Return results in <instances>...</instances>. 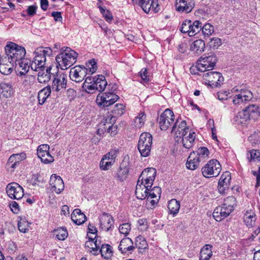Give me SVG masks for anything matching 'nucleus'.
Wrapping results in <instances>:
<instances>
[{
	"label": "nucleus",
	"mask_w": 260,
	"mask_h": 260,
	"mask_svg": "<svg viewBox=\"0 0 260 260\" xmlns=\"http://www.w3.org/2000/svg\"><path fill=\"white\" fill-rule=\"evenodd\" d=\"M78 54L68 47L61 48L60 53L56 57V61L61 70H67L76 62Z\"/></svg>",
	"instance_id": "1"
},
{
	"label": "nucleus",
	"mask_w": 260,
	"mask_h": 260,
	"mask_svg": "<svg viewBox=\"0 0 260 260\" xmlns=\"http://www.w3.org/2000/svg\"><path fill=\"white\" fill-rule=\"evenodd\" d=\"M5 50L8 61L14 64L23 59L26 54V50L23 47L13 42L7 45Z\"/></svg>",
	"instance_id": "2"
},
{
	"label": "nucleus",
	"mask_w": 260,
	"mask_h": 260,
	"mask_svg": "<svg viewBox=\"0 0 260 260\" xmlns=\"http://www.w3.org/2000/svg\"><path fill=\"white\" fill-rule=\"evenodd\" d=\"M217 58L213 52H210L207 55L201 57L197 61V65L190 69L191 72L195 69L198 71L205 72L212 70L216 63Z\"/></svg>",
	"instance_id": "3"
},
{
	"label": "nucleus",
	"mask_w": 260,
	"mask_h": 260,
	"mask_svg": "<svg viewBox=\"0 0 260 260\" xmlns=\"http://www.w3.org/2000/svg\"><path fill=\"white\" fill-rule=\"evenodd\" d=\"M152 144V136L148 133H142L139 138L138 149L143 157L149 155Z\"/></svg>",
	"instance_id": "4"
},
{
	"label": "nucleus",
	"mask_w": 260,
	"mask_h": 260,
	"mask_svg": "<svg viewBox=\"0 0 260 260\" xmlns=\"http://www.w3.org/2000/svg\"><path fill=\"white\" fill-rule=\"evenodd\" d=\"M231 91L235 93L233 98V103L235 105L249 102L253 98V94L250 90L242 88L241 86H235Z\"/></svg>",
	"instance_id": "5"
},
{
	"label": "nucleus",
	"mask_w": 260,
	"mask_h": 260,
	"mask_svg": "<svg viewBox=\"0 0 260 260\" xmlns=\"http://www.w3.org/2000/svg\"><path fill=\"white\" fill-rule=\"evenodd\" d=\"M221 170V167L219 161L216 159L210 160L205 166L202 168L203 175L206 178H211L218 176Z\"/></svg>",
	"instance_id": "6"
},
{
	"label": "nucleus",
	"mask_w": 260,
	"mask_h": 260,
	"mask_svg": "<svg viewBox=\"0 0 260 260\" xmlns=\"http://www.w3.org/2000/svg\"><path fill=\"white\" fill-rule=\"evenodd\" d=\"M202 23L196 20L193 22L190 20H184L180 28V31L182 33H187L190 37L195 36L201 30Z\"/></svg>",
	"instance_id": "7"
},
{
	"label": "nucleus",
	"mask_w": 260,
	"mask_h": 260,
	"mask_svg": "<svg viewBox=\"0 0 260 260\" xmlns=\"http://www.w3.org/2000/svg\"><path fill=\"white\" fill-rule=\"evenodd\" d=\"M175 123V116L173 112L167 109L162 113L158 118V124L160 128L166 131L170 128Z\"/></svg>",
	"instance_id": "8"
},
{
	"label": "nucleus",
	"mask_w": 260,
	"mask_h": 260,
	"mask_svg": "<svg viewBox=\"0 0 260 260\" xmlns=\"http://www.w3.org/2000/svg\"><path fill=\"white\" fill-rule=\"evenodd\" d=\"M202 76L205 83L213 88L220 85L224 80L222 75L217 72H204Z\"/></svg>",
	"instance_id": "9"
},
{
	"label": "nucleus",
	"mask_w": 260,
	"mask_h": 260,
	"mask_svg": "<svg viewBox=\"0 0 260 260\" xmlns=\"http://www.w3.org/2000/svg\"><path fill=\"white\" fill-rule=\"evenodd\" d=\"M119 96L113 91L105 92L97 95L96 102L100 106L106 107L114 104Z\"/></svg>",
	"instance_id": "10"
},
{
	"label": "nucleus",
	"mask_w": 260,
	"mask_h": 260,
	"mask_svg": "<svg viewBox=\"0 0 260 260\" xmlns=\"http://www.w3.org/2000/svg\"><path fill=\"white\" fill-rule=\"evenodd\" d=\"M35 61L40 63L41 67H45L47 57H50L52 53V49L49 47H40L35 51Z\"/></svg>",
	"instance_id": "11"
},
{
	"label": "nucleus",
	"mask_w": 260,
	"mask_h": 260,
	"mask_svg": "<svg viewBox=\"0 0 260 260\" xmlns=\"http://www.w3.org/2000/svg\"><path fill=\"white\" fill-rule=\"evenodd\" d=\"M87 74V69L82 66H77L72 68L70 72V79L75 82L82 81Z\"/></svg>",
	"instance_id": "12"
},
{
	"label": "nucleus",
	"mask_w": 260,
	"mask_h": 260,
	"mask_svg": "<svg viewBox=\"0 0 260 260\" xmlns=\"http://www.w3.org/2000/svg\"><path fill=\"white\" fill-rule=\"evenodd\" d=\"M114 121H115V118L108 116L99 124L96 131L97 134L102 136L105 132L110 133L112 129H114V131L117 129L116 125L112 124Z\"/></svg>",
	"instance_id": "13"
},
{
	"label": "nucleus",
	"mask_w": 260,
	"mask_h": 260,
	"mask_svg": "<svg viewBox=\"0 0 260 260\" xmlns=\"http://www.w3.org/2000/svg\"><path fill=\"white\" fill-rule=\"evenodd\" d=\"M189 131L190 130L187 126L185 120L177 119L172 127V133H174V135L177 138H181V136L187 134Z\"/></svg>",
	"instance_id": "14"
},
{
	"label": "nucleus",
	"mask_w": 260,
	"mask_h": 260,
	"mask_svg": "<svg viewBox=\"0 0 260 260\" xmlns=\"http://www.w3.org/2000/svg\"><path fill=\"white\" fill-rule=\"evenodd\" d=\"M6 191L8 196L13 199L19 200L24 195L22 187L16 183H11L7 185Z\"/></svg>",
	"instance_id": "15"
},
{
	"label": "nucleus",
	"mask_w": 260,
	"mask_h": 260,
	"mask_svg": "<svg viewBox=\"0 0 260 260\" xmlns=\"http://www.w3.org/2000/svg\"><path fill=\"white\" fill-rule=\"evenodd\" d=\"M66 86L67 76L65 74L57 73L54 76L51 86L53 91H61L66 88Z\"/></svg>",
	"instance_id": "16"
},
{
	"label": "nucleus",
	"mask_w": 260,
	"mask_h": 260,
	"mask_svg": "<svg viewBox=\"0 0 260 260\" xmlns=\"http://www.w3.org/2000/svg\"><path fill=\"white\" fill-rule=\"evenodd\" d=\"M49 146L47 144L40 145L37 149V155L41 161L48 164L54 161L53 157L49 152Z\"/></svg>",
	"instance_id": "17"
},
{
	"label": "nucleus",
	"mask_w": 260,
	"mask_h": 260,
	"mask_svg": "<svg viewBox=\"0 0 260 260\" xmlns=\"http://www.w3.org/2000/svg\"><path fill=\"white\" fill-rule=\"evenodd\" d=\"M156 170L153 168H149L144 169L140 175L138 180L144 181L147 186H152L155 178Z\"/></svg>",
	"instance_id": "18"
},
{
	"label": "nucleus",
	"mask_w": 260,
	"mask_h": 260,
	"mask_svg": "<svg viewBox=\"0 0 260 260\" xmlns=\"http://www.w3.org/2000/svg\"><path fill=\"white\" fill-rule=\"evenodd\" d=\"M15 93L14 84L11 81H3L0 83V96L8 99Z\"/></svg>",
	"instance_id": "19"
},
{
	"label": "nucleus",
	"mask_w": 260,
	"mask_h": 260,
	"mask_svg": "<svg viewBox=\"0 0 260 260\" xmlns=\"http://www.w3.org/2000/svg\"><path fill=\"white\" fill-rule=\"evenodd\" d=\"M161 192V188L159 186H154L152 188L149 187L148 196L146 197L147 204L149 202L152 207L157 204L160 199Z\"/></svg>",
	"instance_id": "20"
},
{
	"label": "nucleus",
	"mask_w": 260,
	"mask_h": 260,
	"mask_svg": "<svg viewBox=\"0 0 260 260\" xmlns=\"http://www.w3.org/2000/svg\"><path fill=\"white\" fill-rule=\"evenodd\" d=\"M139 5L146 13L151 11L157 13L160 10L157 0H140Z\"/></svg>",
	"instance_id": "21"
},
{
	"label": "nucleus",
	"mask_w": 260,
	"mask_h": 260,
	"mask_svg": "<svg viewBox=\"0 0 260 260\" xmlns=\"http://www.w3.org/2000/svg\"><path fill=\"white\" fill-rule=\"evenodd\" d=\"M49 183L51 189L58 194L64 189V185L62 179L56 174L51 176Z\"/></svg>",
	"instance_id": "22"
},
{
	"label": "nucleus",
	"mask_w": 260,
	"mask_h": 260,
	"mask_svg": "<svg viewBox=\"0 0 260 260\" xmlns=\"http://www.w3.org/2000/svg\"><path fill=\"white\" fill-rule=\"evenodd\" d=\"M135 248L133 241L129 238L122 239L118 246L119 250L122 253L127 255L132 253Z\"/></svg>",
	"instance_id": "23"
},
{
	"label": "nucleus",
	"mask_w": 260,
	"mask_h": 260,
	"mask_svg": "<svg viewBox=\"0 0 260 260\" xmlns=\"http://www.w3.org/2000/svg\"><path fill=\"white\" fill-rule=\"evenodd\" d=\"M25 154H13L10 156L6 164L8 170L12 172L18 167L20 162L25 158Z\"/></svg>",
	"instance_id": "24"
},
{
	"label": "nucleus",
	"mask_w": 260,
	"mask_h": 260,
	"mask_svg": "<svg viewBox=\"0 0 260 260\" xmlns=\"http://www.w3.org/2000/svg\"><path fill=\"white\" fill-rule=\"evenodd\" d=\"M194 6V3L189 0H176L175 7L177 11L181 13L190 12Z\"/></svg>",
	"instance_id": "25"
},
{
	"label": "nucleus",
	"mask_w": 260,
	"mask_h": 260,
	"mask_svg": "<svg viewBox=\"0 0 260 260\" xmlns=\"http://www.w3.org/2000/svg\"><path fill=\"white\" fill-rule=\"evenodd\" d=\"M231 179V174L228 171L225 172L221 176L218 185V189L220 193H224L228 189Z\"/></svg>",
	"instance_id": "26"
},
{
	"label": "nucleus",
	"mask_w": 260,
	"mask_h": 260,
	"mask_svg": "<svg viewBox=\"0 0 260 260\" xmlns=\"http://www.w3.org/2000/svg\"><path fill=\"white\" fill-rule=\"evenodd\" d=\"M147 185L148 184H146L144 181L138 180L135 191L136 195L138 199L140 200L146 199L148 196L149 187L151 188L152 187L147 186Z\"/></svg>",
	"instance_id": "27"
},
{
	"label": "nucleus",
	"mask_w": 260,
	"mask_h": 260,
	"mask_svg": "<svg viewBox=\"0 0 260 260\" xmlns=\"http://www.w3.org/2000/svg\"><path fill=\"white\" fill-rule=\"evenodd\" d=\"M228 208L222 205L217 207L214 210L213 216L217 221H220L227 217L231 213Z\"/></svg>",
	"instance_id": "28"
},
{
	"label": "nucleus",
	"mask_w": 260,
	"mask_h": 260,
	"mask_svg": "<svg viewBox=\"0 0 260 260\" xmlns=\"http://www.w3.org/2000/svg\"><path fill=\"white\" fill-rule=\"evenodd\" d=\"M100 225L101 228L107 232L112 227H113L114 219L110 215L104 213L100 217Z\"/></svg>",
	"instance_id": "29"
},
{
	"label": "nucleus",
	"mask_w": 260,
	"mask_h": 260,
	"mask_svg": "<svg viewBox=\"0 0 260 260\" xmlns=\"http://www.w3.org/2000/svg\"><path fill=\"white\" fill-rule=\"evenodd\" d=\"M91 77V81L95 87H97L98 91H103L107 85V82L105 77L102 75H97L94 77Z\"/></svg>",
	"instance_id": "30"
},
{
	"label": "nucleus",
	"mask_w": 260,
	"mask_h": 260,
	"mask_svg": "<svg viewBox=\"0 0 260 260\" xmlns=\"http://www.w3.org/2000/svg\"><path fill=\"white\" fill-rule=\"evenodd\" d=\"M196 133L191 131H189L187 134L181 136L183 147L186 150L192 148L194 143Z\"/></svg>",
	"instance_id": "31"
},
{
	"label": "nucleus",
	"mask_w": 260,
	"mask_h": 260,
	"mask_svg": "<svg viewBox=\"0 0 260 260\" xmlns=\"http://www.w3.org/2000/svg\"><path fill=\"white\" fill-rule=\"evenodd\" d=\"M88 241H86L85 244V247H88L90 252L93 255H98L99 254V249H100V246L97 243V239L94 241L96 236L88 235Z\"/></svg>",
	"instance_id": "32"
},
{
	"label": "nucleus",
	"mask_w": 260,
	"mask_h": 260,
	"mask_svg": "<svg viewBox=\"0 0 260 260\" xmlns=\"http://www.w3.org/2000/svg\"><path fill=\"white\" fill-rule=\"evenodd\" d=\"M250 120L249 117L246 114L244 110L238 112L232 119L233 122L237 125L247 124Z\"/></svg>",
	"instance_id": "33"
},
{
	"label": "nucleus",
	"mask_w": 260,
	"mask_h": 260,
	"mask_svg": "<svg viewBox=\"0 0 260 260\" xmlns=\"http://www.w3.org/2000/svg\"><path fill=\"white\" fill-rule=\"evenodd\" d=\"M202 161L199 158L197 157L194 152H191L187 158L186 164L187 169L191 170H195L199 166L200 162Z\"/></svg>",
	"instance_id": "34"
},
{
	"label": "nucleus",
	"mask_w": 260,
	"mask_h": 260,
	"mask_svg": "<svg viewBox=\"0 0 260 260\" xmlns=\"http://www.w3.org/2000/svg\"><path fill=\"white\" fill-rule=\"evenodd\" d=\"M244 111L249 117L250 120H256L260 116L259 108L256 105H250L244 109Z\"/></svg>",
	"instance_id": "35"
},
{
	"label": "nucleus",
	"mask_w": 260,
	"mask_h": 260,
	"mask_svg": "<svg viewBox=\"0 0 260 260\" xmlns=\"http://www.w3.org/2000/svg\"><path fill=\"white\" fill-rule=\"evenodd\" d=\"M72 221L77 225H81L86 220V216L79 209H75L71 214Z\"/></svg>",
	"instance_id": "36"
},
{
	"label": "nucleus",
	"mask_w": 260,
	"mask_h": 260,
	"mask_svg": "<svg viewBox=\"0 0 260 260\" xmlns=\"http://www.w3.org/2000/svg\"><path fill=\"white\" fill-rule=\"evenodd\" d=\"M14 66V63L9 62L7 58L5 57L0 61V72L4 75H9L12 73Z\"/></svg>",
	"instance_id": "37"
},
{
	"label": "nucleus",
	"mask_w": 260,
	"mask_h": 260,
	"mask_svg": "<svg viewBox=\"0 0 260 260\" xmlns=\"http://www.w3.org/2000/svg\"><path fill=\"white\" fill-rule=\"evenodd\" d=\"M51 92V87L47 86L38 92V99L39 104L41 105H43L47 98L50 96Z\"/></svg>",
	"instance_id": "38"
},
{
	"label": "nucleus",
	"mask_w": 260,
	"mask_h": 260,
	"mask_svg": "<svg viewBox=\"0 0 260 260\" xmlns=\"http://www.w3.org/2000/svg\"><path fill=\"white\" fill-rule=\"evenodd\" d=\"M212 246L206 244L201 249L200 254V260H209L212 256Z\"/></svg>",
	"instance_id": "39"
},
{
	"label": "nucleus",
	"mask_w": 260,
	"mask_h": 260,
	"mask_svg": "<svg viewBox=\"0 0 260 260\" xmlns=\"http://www.w3.org/2000/svg\"><path fill=\"white\" fill-rule=\"evenodd\" d=\"M99 252L106 259H110L113 255L112 247L109 244H103L99 249Z\"/></svg>",
	"instance_id": "40"
},
{
	"label": "nucleus",
	"mask_w": 260,
	"mask_h": 260,
	"mask_svg": "<svg viewBox=\"0 0 260 260\" xmlns=\"http://www.w3.org/2000/svg\"><path fill=\"white\" fill-rule=\"evenodd\" d=\"M15 67L18 70H20V74L21 75H25L30 68V64H28V61L24 57L16 63Z\"/></svg>",
	"instance_id": "41"
},
{
	"label": "nucleus",
	"mask_w": 260,
	"mask_h": 260,
	"mask_svg": "<svg viewBox=\"0 0 260 260\" xmlns=\"http://www.w3.org/2000/svg\"><path fill=\"white\" fill-rule=\"evenodd\" d=\"M244 221L247 226L252 227L256 221V215L252 211H246L243 217Z\"/></svg>",
	"instance_id": "42"
},
{
	"label": "nucleus",
	"mask_w": 260,
	"mask_h": 260,
	"mask_svg": "<svg viewBox=\"0 0 260 260\" xmlns=\"http://www.w3.org/2000/svg\"><path fill=\"white\" fill-rule=\"evenodd\" d=\"M82 89L86 92L92 94L98 91L97 87H95L91 81V77H87L82 85Z\"/></svg>",
	"instance_id": "43"
},
{
	"label": "nucleus",
	"mask_w": 260,
	"mask_h": 260,
	"mask_svg": "<svg viewBox=\"0 0 260 260\" xmlns=\"http://www.w3.org/2000/svg\"><path fill=\"white\" fill-rule=\"evenodd\" d=\"M50 69L47 68L46 71L41 70L38 74V80L40 83H46L51 79Z\"/></svg>",
	"instance_id": "44"
},
{
	"label": "nucleus",
	"mask_w": 260,
	"mask_h": 260,
	"mask_svg": "<svg viewBox=\"0 0 260 260\" xmlns=\"http://www.w3.org/2000/svg\"><path fill=\"white\" fill-rule=\"evenodd\" d=\"M205 47L204 42L201 39L194 41L190 46V50L196 53H200L204 51Z\"/></svg>",
	"instance_id": "45"
},
{
	"label": "nucleus",
	"mask_w": 260,
	"mask_h": 260,
	"mask_svg": "<svg viewBox=\"0 0 260 260\" xmlns=\"http://www.w3.org/2000/svg\"><path fill=\"white\" fill-rule=\"evenodd\" d=\"M168 207L170 214H173L174 216L176 215L179 211L180 207V202L176 199H172L169 202Z\"/></svg>",
	"instance_id": "46"
},
{
	"label": "nucleus",
	"mask_w": 260,
	"mask_h": 260,
	"mask_svg": "<svg viewBox=\"0 0 260 260\" xmlns=\"http://www.w3.org/2000/svg\"><path fill=\"white\" fill-rule=\"evenodd\" d=\"M129 172V169L127 167L120 166L119 170L116 174V178L121 182H123L126 180Z\"/></svg>",
	"instance_id": "47"
},
{
	"label": "nucleus",
	"mask_w": 260,
	"mask_h": 260,
	"mask_svg": "<svg viewBox=\"0 0 260 260\" xmlns=\"http://www.w3.org/2000/svg\"><path fill=\"white\" fill-rule=\"evenodd\" d=\"M136 246L139 249L140 252H142V250H144L148 247V244L145 239L141 236H138L136 238Z\"/></svg>",
	"instance_id": "48"
},
{
	"label": "nucleus",
	"mask_w": 260,
	"mask_h": 260,
	"mask_svg": "<svg viewBox=\"0 0 260 260\" xmlns=\"http://www.w3.org/2000/svg\"><path fill=\"white\" fill-rule=\"evenodd\" d=\"M146 121V115L144 112H141L135 118L134 121V125L136 128L142 127Z\"/></svg>",
	"instance_id": "49"
},
{
	"label": "nucleus",
	"mask_w": 260,
	"mask_h": 260,
	"mask_svg": "<svg viewBox=\"0 0 260 260\" xmlns=\"http://www.w3.org/2000/svg\"><path fill=\"white\" fill-rule=\"evenodd\" d=\"M222 205L232 212L234 210V206L236 205V199L233 196H229L224 199Z\"/></svg>",
	"instance_id": "50"
},
{
	"label": "nucleus",
	"mask_w": 260,
	"mask_h": 260,
	"mask_svg": "<svg viewBox=\"0 0 260 260\" xmlns=\"http://www.w3.org/2000/svg\"><path fill=\"white\" fill-rule=\"evenodd\" d=\"M196 155L201 161H204L209 157V151L207 147H201L198 149Z\"/></svg>",
	"instance_id": "51"
},
{
	"label": "nucleus",
	"mask_w": 260,
	"mask_h": 260,
	"mask_svg": "<svg viewBox=\"0 0 260 260\" xmlns=\"http://www.w3.org/2000/svg\"><path fill=\"white\" fill-rule=\"evenodd\" d=\"M114 116L110 117L115 118L117 116H121L125 112V107L121 104H117L112 111Z\"/></svg>",
	"instance_id": "52"
},
{
	"label": "nucleus",
	"mask_w": 260,
	"mask_h": 260,
	"mask_svg": "<svg viewBox=\"0 0 260 260\" xmlns=\"http://www.w3.org/2000/svg\"><path fill=\"white\" fill-rule=\"evenodd\" d=\"M54 235L59 240H64L68 237L67 230L63 228H59L53 231Z\"/></svg>",
	"instance_id": "53"
},
{
	"label": "nucleus",
	"mask_w": 260,
	"mask_h": 260,
	"mask_svg": "<svg viewBox=\"0 0 260 260\" xmlns=\"http://www.w3.org/2000/svg\"><path fill=\"white\" fill-rule=\"evenodd\" d=\"M18 230L20 232L25 233L28 231L29 223L25 218H20L18 222Z\"/></svg>",
	"instance_id": "54"
},
{
	"label": "nucleus",
	"mask_w": 260,
	"mask_h": 260,
	"mask_svg": "<svg viewBox=\"0 0 260 260\" xmlns=\"http://www.w3.org/2000/svg\"><path fill=\"white\" fill-rule=\"evenodd\" d=\"M201 30L205 37H208L214 32V27L209 23H207L204 26L202 25Z\"/></svg>",
	"instance_id": "55"
},
{
	"label": "nucleus",
	"mask_w": 260,
	"mask_h": 260,
	"mask_svg": "<svg viewBox=\"0 0 260 260\" xmlns=\"http://www.w3.org/2000/svg\"><path fill=\"white\" fill-rule=\"evenodd\" d=\"M87 69V74H93L98 69L96 62L94 59L90 60L86 64Z\"/></svg>",
	"instance_id": "56"
},
{
	"label": "nucleus",
	"mask_w": 260,
	"mask_h": 260,
	"mask_svg": "<svg viewBox=\"0 0 260 260\" xmlns=\"http://www.w3.org/2000/svg\"><path fill=\"white\" fill-rule=\"evenodd\" d=\"M248 140L253 146L260 144V132H254L251 134L249 137Z\"/></svg>",
	"instance_id": "57"
},
{
	"label": "nucleus",
	"mask_w": 260,
	"mask_h": 260,
	"mask_svg": "<svg viewBox=\"0 0 260 260\" xmlns=\"http://www.w3.org/2000/svg\"><path fill=\"white\" fill-rule=\"evenodd\" d=\"M139 75L143 83H148L149 82L150 77L148 74V72L147 69H142L139 72Z\"/></svg>",
	"instance_id": "58"
},
{
	"label": "nucleus",
	"mask_w": 260,
	"mask_h": 260,
	"mask_svg": "<svg viewBox=\"0 0 260 260\" xmlns=\"http://www.w3.org/2000/svg\"><path fill=\"white\" fill-rule=\"evenodd\" d=\"M113 165V164H111V161H107L104 156H103L100 163V169L105 171L110 169Z\"/></svg>",
	"instance_id": "59"
},
{
	"label": "nucleus",
	"mask_w": 260,
	"mask_h": 260,
	"mask_svg": "<svg viewBox=\"0 0 260 260\" xmlns=\"http://www.w3.org/2000/svg\"><path fill=\"white\" fill-rule=\"evenodd\" d=\"M131 229V224L129 223H123L120 225L119 228L120 233L125 235L128 234Z\"/></svg>",
	"instance_id": "60"
},
{
	"label": "nucleus",
	"mask_w": 260,
	"mask_h": 260,
	"mask_svg": "<svg viewBox=\"0 0 260 260\" xmlns=\"http://www.w3.org/2000/svg\"><path fill=\"white\" fill-rule=\"evenodd\" d=\"M118 153V149L115 148L111 150L108 153L106 154L103 156L105 157V159L107 158V156H109V158L111 159V160L115 162V159L117 156Z\"/></svg>",
	"instance_id": "61"
},
{
	"label": "nucleus",
	"mask_w": 260,
	"mask_h": 260,
	"mask_svg": "<svg viewBox=\"0 0 260 260\" xmlns=\"http://www.w3.org/2000/svg\"><path fill=\"white\" fill-rule=\"evenodd\" d=\"M138 228L142 231H146L148 228L147 220L145 218L139 219L138 220Z\"/></svg>",
	"instance_id": "62"
},
{
	"label": "nucleus",
	"mask_w": 260,
	"mask_h": 260,
	"mask_svg": "<svg viewBox=\"0 0 260 260\" xmlns=\"http://www.w3.org/2000/svg\"><path fill=\"white\" fill-rule=\"evenodd\" d=\"M250 159L252 160H260V151L257 150H252L249 152Z\"/></svg>",
	"instance_id": "63"
},
{
	"label": "nucleus",
	"mask_w": 260,
	"mask_h": 260,
	"mask_svg": "<svg viewBox=\"0 0 260 260\" xmlns=\"http://www.w3.org/2000/svg\"><path fill=\"white\" fill-rule=\"evenodd\" d=\"M38 7L37 5H31L28 7L26 9L27 14L29 16H32L36 14Z\"/></svg>",
	"instance_id": "64"
}]
</instances>
